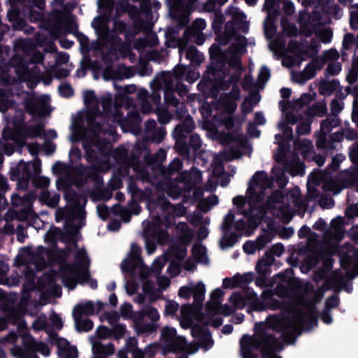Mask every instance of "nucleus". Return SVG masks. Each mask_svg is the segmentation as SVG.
Here are the masks:
<instances>
[{"mask_svg":"<svg viewBox=\"0 0 358 358\" xmlns=\"http://www.w3.org/2000/svg\"><path fill=\"white\" fill-rule=\"evenodd\" d=\"M93 349L98 353L105 355H111L114 353V348L111 343L103 345L99 343L93 345Z\"/></svg>","mask_w":358,"mask_h":358,"instance_id":"nucleus-27","label":"nucleus"},{"mask_svg":"<svg viewBox=\"0 0 358 358\" xmlns=\"http://www.w3.org/2000/svg\"><path fill=\"white\" fill-rule=\"evenodd\" d=\"M192 256L198 262L203 264L208 262V257L206 255V249L204 246L200 244H196L192 248Z\"/></svg>","mask_w":358,"mask_h":358,"instance_id":"nucleus-17","label":"nucleus"},{"mask_svg":"<svg viewBox=\"0 0 358 358\" xmlns=\"http://www.w3.org/2000/svg\"><path fill=\"white\" fill-rule=\"evenodd\" d=\"M92 26L97 30H101V31H104L105 25L102 18L97 17L94 19L92 22Z\"/></svg>","mask_w":358,"mask_h":358,"instance_id":"nucleus-52","label":"nucleus"},{"mask_svg":"<svg viewBox=\"0 0 358 358\" xmlns=\"http://www.w3.org/2000/svg\"><path fill=\"white\" fill-rule=\"evenodd\" d=\"M43 252L44 250H40L31 255V263L35 265L37 270L42 269L45 264V258L43 257Z\"/></svg>","mask_w":358,"mask_h":358,"instance_id":"nucleus-23","label":"nucleus"},{"mask_svg":"<svg viewBox=\"0 0 358 358\" xmlns=\"http://www.w3.org/2000/svg\"><path fill=\"white\" fill-rule=\"evenodd\" d=\"M236 277H232L231 278H226L222 281V286L224 288H234L236 287Z\"/></svg>","mask_w":358,"mask_h":358,"instance_id":"nucleus-46","label":"nucleus"},{"mask_svg":"<svg viewBox=\"0 0 358 358\" xmlns=\"http://www.w3.org/2000/svg\"><path fill=\"white\" fill-rule=\"evenodd\" d=\"M353 40H354L353 35H352L350 34H347L344 36V38H343V48L349 49L351 47L352 44Z\"/></svg>","mask_w":358,"mask_h":358,"instance_id":"nucleus-48","label":"nucleus"},{"mask_svg":"<svg viewBox=\"0 0 358 358\" xmlns=\"http://www.w3.org/2000/svg\"><path fill=\"white\" fill-rule=\"evenodd\" d=\"M349 185H345L342 187H340L334 182H331L329 184H327L325 185V188L327 190L331 192L334 194H337L342 190V189L347 187Z\"/></svg>","mask_w":358,"mask_h":358,"instance_id":"nucleus-37","label":"nucleus"},{"mask_svg":"<svg viewBox=\"0 0 358 358\" xmlns=\"http://www.w3.org/2000/svg\"><path fill=\"white\" fill-rule=\"evenodd\" d=\"M59 92L63 96H69L73 94V90L68 85H62L59 87Z\"/></svg>","mask_w":358,"mask_h":358,"instance_id":"nucleus-42","label":"nucleus"},{"mask_svg":"<svg viewBox=\"0 0 358 358\" xmlns=\"http://www.w3.org/2000/svg\"><path fill=\"white\" fill-rule=\"evenodd\" d=\"M336 120L329 121V120H324L321 124V129L323 133L326 134L331 130V128L336 125Z\"/></svg>","mask_w":358,"mask_h":358,"instance_id":"nucleus-39","label":"nucleus"},{"mask_svg":"<svg viewBox=\"0 0 358 358\" xmlns=\"http://www.w3.org/2000/svg\"><path fill=\"white\" fill-rule=\"evenodd\" d=\"M186 56L187 58L190 59H194L199 57L198 51L194 47H190L187 49Z\"/></svg>","mask_w":358,"mask_h":358,"instance_id":"nucleus-54","label":"nucleus"},{"mask_svg":"<svg viewBox=\"0 0 358 358\" xmlns=\"http://www.w3.org/2000/svg\"><path fill=\"white\" fill-rule=\"evenodd\" d=\"M40 199L42 201H45L47 205L51 207L56 206L59 201V195L56 194L51 195V194L47 190H43L40 195Z\"/></svg>","mask_w":358,"mask_h":358,"instance_id":"nucleus-20","label":"nucleus"},{"mask_svg":"<svg viewBox=\"0 0 358 358\" xmlns=\"http://www.w3.org/2000/svg\"><path fill=\"white\" fill-rule=\"evenodd\" d=\"M273 182L264 171L257 172L250 181L246 192L247 198L236 196L233 203L248 220L250 227H256L265 215V208L261 204L265 191L270 189Z\"/></svg>","mask_w":358,"mask_h":358,"instance_id":"nucleus-2","label":"nucleus"},{"mask_svg":"<svg viewBox=\"0 0 358 358\" xmlns=\"http://www.w3.org/2000/svg\"><path fill=\"white\" fill-rule=\"evenodd\" d=\"M84 101L89 110L86 114L87 129L84 134L83 131L73 130L74 136L71 140L73 141H82L85 149L91 148L92 145L100 147L101 141L106 142L114 141L115 130L113 127H109L108 129V124H103L102 128H100L99 124L101 117L96 113L99 101L94 92L91 90L85 91Z\"/></svg>","mask_w":358,"mask_h":358,"instance_id":"nucleus-3","label":"nucleus"},{"mask_svg":"<svg viewBox=\"0 0 358 358\" xmlns=\"http://www.w3.org/2000/svg\"><path fill=\"white\" fill-rule=\"evenodd\" d=\"M272 252L275 255L279 257L283 253L284 247L281 244H275L272 248Z\"/></svg>","mask_w":358,"mask_h":358,"instance_id":"nucleus-64","label":"nucleus"},{"mask_svg":"<svg viewBox=\"0 0 358 358\" xmlns=\"http://www.w3.org/2000/svg\"><path fill=\"white\" fill-rule=\"evenodd\" d=\"M269 4H270V0H266L264 8L266 9H267V10H268V17H266V21H265V26H266V29L271 27L272 24H273L271 17V10H270V8H268Z\"/></svg>","mask_w":358,"mask_h":358,"instance_id":"nucleus-50","label":"nucleus"},{"mask_svg":"<svg viewBox=\"0 0 358 358\" xmlns=\"http://www.w3.org/2000/svg\"><path fill=\"white\" fill-rule=\"evenodd\" d=\"M341 266L346 269V274L347 276L351 278H355V276L358 275V264L353 265V271L352 273H350V264H348V260L345 258H342L341 259Z\"/></svg>","mask_w":358,"mask_h":358,"instance_id":"nucleus-31","label":"nucleus"},{"mask_svg":"<svg viewBox=\"0 0 358 358\" xmlns=\"http://www.w3.org/2000/svg\"><path fill=\"white\" fill-rule=\"evenodd\" d=\"M52 343L57 345L58 348V355L62 357V355H66V350L70 346L69 342L62 338L54 337L52 340Z\"/></svg>","mask_w":358,"mask_h":358,"instance_id":"nucleus-26","label":"nucleus"},{"mask_svg":"<svg viewBox=\"0 0 358 358\" xmlns=\"http://www.w3.org/2000/svg\"><path fill=\"white\" fill-rule=\"evenodd\" d=\"M85 203V199L81 196H76L69 201L66 209L60 208L56 211L57 222L65 219L66 222H70L71 220H78L80 222L85 217L83 209Z\"/></svg>","mask_w":358,"mask_h":358,"instance_id":"nucleus-5","label":"nucleus"},{"mask_svg":"<svg viewBox=\"0 0 358 358\" xmlns=\"http://www.w3.org/2000/svg\"><path fill=\"white\" fill-rule=\"evenodd\" d=\"M343 103L338 100H334L331 103V111L334 114L340 113L343 109Z\"/></svg>","mask_w":358,"mask_h":358,"instance_id":"nucleus-43","label":"nucleus"},{"mask_svg":"<svg viewBox=\"0 0 358 358\" xmlns=\"http://www.w3.org/2000/svg\"><path fill=\"white\" fill-rule=\"evenodd\" d=\"M167 260H168L167 255H165L164 256L159 257L157 259H156L155 261L152 264L151 272L158 273L159 271H160L162 270V268L164 267V266L165 265ZM150 273V271L149 270V273H148V275L145 277L149 275Z\"/></svg>","mask_w":358,"mask_h":358,"instance_id":"nucleus-29","label":"nucleus"},{"mask_svg":"<svg viewBox=\"0 0 358 358\" xmlns=\"http://www.w3.org/2000/svg\"><path fill=\"white\" fill-rule=\"evenodd\" d=\"M132 306L129 303H125L121 307V314L124 317H129L131 315Z\"/></svg>","mask_w":358,"mask_h":358,"instance_id":"nucleus-56","label":"nucleus"},{"mask_svg":"<svg viewBox=\"0 0 358 358\" xmlns=\"http://www.w3.org/2000/svg\"><path fill=\"white\" fill-rule=\"evenodd\" d=\"M239 98V90L233 88V94L222 98V109L228 114L232 113L236 108V101Z\"/></svg>","mask_w":358,"mask_h":358,"instance_id":"nucleus-15","label":"nucleus"},{"mask_svg":"<svg viewBox=\"0 0 358 358\" xmlns=\"http://www.w3.org/2000/svg\"><path fill=\"white\" fill-rule=\"evenodd\" d=\"M266 308L271 310H276L281 308V304L277 300L271 299L266 301Z\"/></svg>","mask_w":358,"mask_h":358,"instance_id":"nucleus-51","label":"nucleus"},{"mask_svg":"<svg viewBox=\"0 0 358 358\" xmlns=\"http://www.w3.org/2000/svg\"><path fill=\"white\" fill-rule=\"evenodd\" d=\"M51 321L54 327H56L57 329H61L63 326L62 319L58 315H52L51 317Z\"/></svg>","mask_w":358,"mask_h":358,"instance_id":"nucleus-62","label":"nucleus"},{"mask_svg":"<svg viewBox=\"0 0 358 358\" xmlns=\"http://www.w3.org/2000/svg\"><path fill=\"white\" fill-rule=\"evenodd\" d=\"M178 295L181 298L188 299L192 295L191 285L189 287H182L179 289Z\"/></svg>","mask_w":358,"mask_h":358,"instance_id":"nucleus-47","label":"nucleus"},{"mask_svg":"<svg viewBox=\"0 0 358 358\" xmlns=\"http://www.w3.org/2000/svg\"><path fill=\"white\" fill-rule=\"evenodd\" d=\"M341 71V64L337 62H330L327 67V72L330 76H336Z\"/></svg>","mask_w":358,"mask_h":358,"instance_id":"nucleus-32","label":"nucleus"},{"mask_svg":"<svg viewBox=\"0 0 358 358\" xmlns=\"http://www.w3.org/2000/svg\"><path fill=\"white\" fill-rule=\"evenodd\" d=\"M243 250L247 254H253L256 250H259L256 242L248 241L243 245Z\"/></svg>","mask_w":358,"mask_h":358,"instance_id":"nucleus-38","label":"nucleus"},{"mask_svg":"<svg viewBox=\"0 0 358 358\" xmlns=\"http://www.w3.org/2000/svg\"><path fill=\"white\" fill-rule=\"evenodd\" d=\"M229 301L235 309L242 308L245 306L244 299L239 293H234L230 296Z\"/></svg>","mask_w":358,"mask_h":358,"instance_id":"nucleus-30","label":"nucleus"},{"mask_svg":"<svg viewBox=\"0 0 358 358\" xmlns=\"http://www.w3.org/2000/svg\"><path fill=\"white\" fill-rule=\"evenodd\" d=\"M224 292L220 289H215L210 294V299L208 302V309L210 312L220 313L224 315H231L236 309L234 306L221 305Z\"/></svg>","mask_w":358,"mask_h":358,"instance_id":"nucleus-10","label":"nucleus"},{"mask_svg":"<svg viewBox=\"0 0 358 358\" xmlns=\"http://www.w3.org/2000/svg\"><path fill=\"white\" fill-rule=\"evenodd\" d=\"M75 263L72 266L62 267L60 276L63 283L70 289L76 287L78 282L87 283L92 289L97 287L95 280L91 279L88 268L89 259L83 250H78L73 254Z\"/></svg>","mask_w":358,"mask_h":358,"instance_id":"nucleus-4","label":"nucleus"},{"mask_svg":"<svg viewBox=\"0 0 358 358\" xmlns=\"http://www.w3.org/2000/svg\"><path fill=\"white\" fill-rule=\"evenodd\" d=\"M194 320H201L200 313L189 305L183 306L180 320L181 327L184 329L191 327Z\"/></svg>","mask_w":358,"mask_h":358,"instance_id":"nucleus-13","label":"nucleus"},{"mask_svg":"<svg viewBox=\"0 0 358 358\" xmlns=\"http://www.w3.org/2000/svg\"><path fill=\"white\" fill-rule=\"evenodd\" d=\"M140 252V248L136 244H131L128 257L122 262L121 268L122 271H129L132 275L138 272L141 278H145L149 268L143 264Z\"/></svg>","mask_w":358,"mask_h":358,"instance_id":"nucleus-6","label":"nucleus"},{"mask_svg":"<svg viewBox=\"0 0 358 358\" xmlns=\"http://www.w3.org/2000/svg\"><path fill=\"white\" fill-rule=\"evenodd\" d=\"M350 23L353 28L358 27V4L350 8Z\"/></svg>","mask_w":358,"mask_h":358,"instance_id":"nucleus-36","label":"nucleus"},{"mask_svg":"<svg viewBox=\"0 0 358 358\" xmlns=\"http://www.w3.org/2000/svg\"><path fill=\"white\" fill-rule=\"evenodd\" d=\"M325 59L329 62H337L339 55L335 50H329L326 52L324 55Z\"/></svg>","mask_w":358,"mask_h":358,"instance_id":"nucleus-41","label":"nucleus"},{"mask_svg":"<svg viewBox=\"0 0 358 358\" xmlns=\"http://www.w3.org/2000/svg\"><path fill=\"white\" fill-rule=\"evenodd\" d=\"M30 344L29 348L35 351H37L43 355L47 357L50 355V350L47 345L42 342H36L32 338H29Z\"/></svg>","mask_w":358,"mask_h":358,"instance_id":"nucleus-22","label":"nucleus"},{"mask_svg":"<svg viewBox=\"0 0 358 358\" xmlns=\"http://www.w3.org/2000/svg\"><path fill=\"white\" fill-rule=\"evenodd\" d=\"M339 304V298L337 295H334L328 298L326 301L325 307L321 315V320L325 324H331L333 321L330 311L332 308L337 307Z\"/></svg>","mask_w":358,"mask_h":358,"instance_id":"nucleus-14","label":"nucleus"},{"mask_svg":"<svg viewBox=\"0 0 358 358\" xmlns=\"http://www.w3.org/2000/svg\"><path fill=\"white\" fill-rule=\"evenodd\" d=\"M313 76V69L308 66L303 73H299L293 75L292 78L294 81L303 84L305 81L311 78Z\"/></svg>","mask_w":358,"mask_h":358,"instance_id":"nucleus-21","label":"nucleus"},{"mask_svg":"<svg viewBox=\"0 0 358 358\" xmlns=\"http://www.w3.org/2000/svg\"><path fill=\"white\" fill-rule=\"evenodd\" d=\"M338 83L337 80L324 81L322 83L319 87L320 92L325 96L330 95L337 88Z\"/></svg>","mask_w":358,"mask_h":358,"instance_id":"nucleus-19","label":"nucleus"},{"mask_svg":"<svg viewBox=\"0 0 358 358\" xmlns=\"http://www.w3.org/2000/svg\"><path fill=\"white\" fill-rule=\"evenodd\" d=\"M315 34L324 43L330 42L332 36V33L329 28H324L320 34L316 32V29L315 28Z\"/></svg>","mask_w":358,"mask_h":358,"instance_id":"nucleus-34","label":"nucleus"},{"mask_svg":"<svg viewBox=\"0 0 358 358\" xmlns=\"http://www.w3.org/2000/svg\"><path fill=\"white\" fill-rule=\"evenodd\" d=\"M346 215L349 217H358V203L350 206L346 210Z\"/></svg>","mask_w":358,"mask_h":358,"instance_id":"nucleus-45","label":"nucleus"},{"mask_svg":"<svg viewBox=\"0 0 358 358\" xmlns=\"http://www.w3.org/2000/svg\"><path fill=\"white\" fill-rule=\"evenodd\" d=\"M62 357L65 358H77L78 352L76 348L69 346L67 350H66V355H62Z\"/></svg>","mask_w":358,"mask_h":358,"instance_id":"nucleus-49","label":"nucleus"},{"mask_svg":"<svg viewBox=\"0 0 358 358\" xmlns=\"http://www.w3.org/2000/svg\"><path fill=\"white\" fill-rule=\"evenodd\" d=\"M187 255L186 248L184 245L179 248H172L170 250V254L173 259L171 260L170 265L168 268L169 273L172 276H176L180 273V266L176 262V260H182Z\"/></svg>","mask_w":358,"mask_h":358,"instance_id":"nucleus-12","label":"nucleus"},{"mask_svg":"<svg viewBox=\"0 0 358 358\" xmlns=\"http://www.w3.org/2000/svg\"><path fill=\"white\" fill-rule=\"evenodd\" d=\"M218 203V198L215 195H210L208 198L202 200L200 203V208L203 211H208L211 207Z\"/></svg>","mask_w":358,"mask_h":358,"instance_id":"nucleus-25","label":"nucleus"},{"mask_svg":"<svg viewBox=\"0 0 358 358\" xmlns=\"http://www.w3.org/2000/svg\"><path fill=\"white\" fill-rule=\"evenodd\" d=\"M161 342L168 350H184L189 352L185 338L176 336L174 328L164 327L162 330Z\"/></svg>","mask_w":358,"mask_h":358,"instance_id":"nucleus-9","label":"nucleus"},{"mask_svg":"<svg viewBox=\"0 0 358 358\" xmlns=\"http://www.w3.org/2000/svg\"><path fill=\"white\" fill-rule=\"evenodd\" d=\"M96 334L100 338H106L109 335V331L106 327H100L96 330Z\"/></svg>","mask_w":358,"mask_h":358,"instance_id":"nucleus-60","label":"nucleus"},{"mask_svg":"<svg viewBox=\"0 0 358 358\" xmlns=\"http://www.w3.org/2000/svg\"><path fill=\"white\" fill-rule=\"evenodd\" d=\"M245 52V45L242 42L238 47H233L230 51L226 55V59L228 61V64L230 66L233 67L236 70V74L233 76H224L223 80L220 84V87L222 90H226L228 88L229 83H236L240 78V60L238 55H241Z\"/></svg>","mask_w":358,"mask_h":358,"instance_id":"nucleus-8","label":"nucleus"},{"mask_svg":"<svg viewBox=\"0 0 358 358\" xmlns=\"http://www.w3.org/2000/svg\"><path fill=\"white\" fill-rule=\"evenodd\" d=\"M313 97L310 94H303L299 99L292 103L294 110H302L306 113V122H301L298 126V131L301 134H306L310 131V124L313 119Z\"/></svg>","mask_w":358,"mask_h":358,"instance_id":"nucleus-7","label":"nucleus"},{"mask_svg":"<svg viewBox=\"0 0 358 358\" xmlns=\"http://www.w3.org/2000/svg\"><path fill=\"white\" fill-rule=\"evenodd\" d=\"M158 283L161 289H165L169 286V280L166 277H161L158 278Z\"/></svg>","mask_w":358,"mask_h":358,"instance_id":"nucleus-63","label":"nucleus"},{"mask_svg":"<svg viewBox=\"0 0 358 358\" xmlns=\"http://www.w3.org/2000/svg\"><path fill=\"white\" fill-rule=\"evenodd\" d=\"M94 313V306L91 302H86L83 304H78L73 309V317L90 315Z\"/></svg>","mask_w":358,"mask_h":358,"instance_id":"nucleus-16","label":"nucleus"},{"mask_svg":"<svg viewBox=\"0 0 358 358\" xmlns=\"http://www.w3.org/2000/svg\"><path fill=\"white\" fill-rule=\"evenodd\" d=\"M337 246L333 245L328 249V251L324 254L316 255L315 253V265L316 263L322 262L323 270L322 273L320 275L322 280H324L327 276V273L332 268V259L331 256L337 252Z\"/></svg>","mask_w":358,"mask_h":358,"instance_id":"nucleus-11","label":"nucleus"},{"mask_svg":"<svg viewBox=\"0 0 358 358\" xmlns=\"http://www.w3.org/2000/svg\"><path fill=\"white\" fill-rule=\"evenodd\" d=\"M252 103L250 100L245 99L243 102L241 108L245 114L250 113L252 110Z\"/></svg>","mask_w":358,"mask_h":358,"instance_id":"nucleus-53","label":"nucleus"},{"mask_svg":"<svg viewBox=\"0 0 358 358\" xmlns=\"http://www.w3.org/2000/svg\"><path fill=\"white\" fill-rule=\"evenodd\" d=\"M178 303L173 301H167L165 306L166 315H173L178 309Z\"/></svg>","mask_w":358,"mask_h":358,"instance_id":"nucleus-35","label":"nucleus"},{"mask_svg":"<svg viewBox=\"0 0 358 358\" xmlns=\"http://www.w3.org/2000/svg\"><path fill=\"white\" fill-rule=\"evenodd\" d=\"M76 327L80 331H88L93 328V323L89 319H83V316L73 317Z\"/></svg>","mask_w":358,"mask_h":358,"instance_id":"nucleus-24","label":"nucleus"},{"mask_svg":"<svg viewBox=\"0 0 358 358\" xmlns=\"http://www.w3.org/2000/svg\"><path fill=\"white\" fill-rule=\"evenodd\" d=\"M227 13L232 19L238 22H244L246 20V16L244 13L239 11V10L234 7H230L227 10Z\"/></svg>","mask_w":358,"mask_h":358,"instance_id":"nucleus-28","label":"nucleus"},{"mask_svg":"<svg viewBox=\"0 0 358 358\" xmlns=\"http://www.w3.org/2000/svg\"><path fill=\"white\" fill-rule=\"evenodd\" d=\"M301 307L294 310L280 315H272L264 323L256 324L255 334L250 336L245 335L240 341L241 353L243 358H257L255 351L260 350L266 358H281L274 355L281 349V341L271 337V329L278 331L282 336L299 334L307 315L310 313V307Z\"/></svg>","mask_w":358,"mask_h":358,"instance_id":"nucleus-1","label":"nucleus"},{"mask_svg":"<svg viewBox=\"0 0 358 358\" xmlns=\"http://www.w3.org/2000/svg\"><path fill=\"white\" fill-rule=\"evenodd\" d=\"M283 201V196L282 192L277 191L271 196L268 198L267 201V206L268 208L275 207V203H279Z\"/></svg>","mask_w":358,"mask_h":358,"instance_id":"nucleus-33","label":"nucleus"},{"mask_svg":"<svg viewBox=\"0 0 358 358\" xmlns=\"http://www.w3.org/2000/svg\"><path fill=\"white\" fill-rule=\"evenodd\" d=\"M350 157L355 163H358V145H354L350 150Z\"/></svg>","mask_w":358,"mask_h":358,"instance_id":"nucleus-61","label":"nucleus"},{"mask_svg":"<svg viewBox=\"0 0 358 358\" xmlns=\"http://www.w3.org/2000/svg\"><path fill=\"white\" fill-rule=\"evenodd\" d=\"M270 77V72L268 69L266 67H262L260 69L259 73V80L260 82L264 83L266 82Z\"/></svg>","mask_w":358,"mask_h":358,"instance_id":"nucleus-44","label":"nucleus"},{"mask_svg":"<svg viewBox=\"0 0 358 358\" xmlns=\"http://www.w3.org/2000/svg\"><path fill=\"white\" fill-rule=\"evenodd\" d=\"M97 212L99 217L103 220H106L108 216V209L103 205H99L97 206Z\"/></svg>","mask_w":358,"mask_h":358,"instance_id":"nucleus-55","label":"nucleus"},{"mask_svg":"<svg viewBox=\"0 0 358 358\" xmlns=\"http://www.w3.org/2000/svg\"><path fill=\"white\" fill-rule=\"evenodd\" d=\"M352 119L354 122H358V98L356 97L353 102V111Z\"/></svg>","mask_w":358,"mask_h":358,"instance_id":"nucleus-57","label":"nucleus"},{"mask_svg":"<svg viewBox=\"0 0 358 358\" xmlns=\"http://www.w3.org/2000/svg\"><path fill=\"white\" fill-rule=\"evenodd\" d=\"M46 324L45 317H39L33 322L32 327L35 330H41L45 327Z\"/></svg>","mask_w":358,"mask_h":358,"instance_id":"nucleus-40","label":"nucleus"},{"mask_svg":"<svg viewBox=\"0 0 358 358\" xmlns=\"http://www.w3.org/2000/svg\"><path fill=\"white\" fill-rule=\"evenodd\" d=\"M147 315L152 320H157L159 317L158 311L154 308H149L147 310Z\"/></svg>","mask_w":358,"mask_h":358,"instance_id":"nucleus-59","label":"nucleus"},{"mask_svg":"<svg viewBox=\"0 0 358 358\" xmlns=\"http://www.w3.org/2000/svg\"><path fill=\"white\" fill-rule=\"evenodd\" d=\"M192 295H193L195 301L199 303L204 299L206 287L202 282L191 285Z\"/></svg>","mask_w":358,"mask_h":358,"instance_id":"nucleus-18","label":"nucleus"},{"mask_svg":"<svg viewBox=\"0 0 358 358\" xmlns=\"http://www.w3.org/2000/svg\"><path fill=\"white\" fill-rule=\"evenodd\" d=\"M268 241L269 239L266 236L259 237L256 241L259 250H262L268 243Z\"/></svg>","mask_w":358,"mask_h":358,"instance_id":"nucleus-58","label":"nucleus"}]
</instances>
